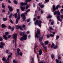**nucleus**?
Here are the masks:
<instances>
[{"instance_id":"f257e3e1","label":"nucleus","mask_w":63,"mask_h":63,"mask_svg":"<svg viewBox=\"0 0 63 63\" xmlns=\"http://www.w3.org/2000/svg\"><path fill=\"white\" fill-rule=\"evenodd\" d=\"M25 33V32H23V34L22 32H20V34L21 36H22V37H21L20 38V41H22L23 40H26L27 39V35L26 34H24Z\"/></svg>"},{"instance_id":"f03ea898","label":"nucleus","mask_w":63,"mask_h":63,"mask_svg":"<svg viewBox=\"0 0 63 63\" xmlns=\"http://www.w3.org/2000/svg\"><path fill=\"white\" fill-rule=\"evenodd\" d=\"M17 34L16 33H14L13 35V38L15 40H13V44L15 43V47L16 48V37H17Z\"/></svg>"},{"instance_id":"7ed1b4c3","label":"nucleus","mask_w":63,"mask_h":63,"mask_svg":"<svg viewBox=\"0 0 63 63\" xmlns=\"http://www.w3.org/2000/svg\"><path fill=\"white\" fill-rule=\"evenodd\" d=\"M41 24H42V21L40 20H38L37 19L36 21V22L34 23V24L35 25H38V26H39V27H41Z\"/></svg>"},{"instance_id":"20e7f679","label":"nucleus","mask_w":63,"mask_h":63,"mask_svg":"<svg viewBox=\"0 0 63 63\" xmlns=\"http://www.w3.org/2000/svg\"><path fill=\"white\" fill-rule=\"evenodd\" d=\"M30 11V10L28 9L26 11V13L22 14H21V17H22V19H23V21H24V20L26 18L25 17V15H26L28 12H29Z\"/></svg>"},{"instance_id":"39448f33","label":"nucleus","mask_w":63,"mask_h":63,"mask_svg":"<svg viewBox=\"0 0 63 63\" xmlns=\"http://www.w3.org/2000/svg\"><path fill=\"white\" fill-rule=\"evenodd\" d=\"M40 31L39 29H37V33L35 34V38L36 37L37 38V39L39 38V36L38 35H40Z\"/></svg>"},{"instance_id":"423d86ee","label":"nucleus","mask_w":63,"mask_h":63,"mask_svg":"<svg viewBox=\"0 0 63 63\" xmlns=\"http://www.w3.org/2000/svg\"><path fill=\"white\" fill-rule=\"evenodd\" d=\"M25 2L26 3H20V5H21L22 6H23L24 5V6H25L26 5H27V0H25Z\"/></svg>"},{"instance_id":"0eeeda50","label":"nucleus","mask_w":63,"mask_h":63,"mask_svg":"<svg viewBox=\"0 0 63 63\" xmlns=\"http://www.w3.org/2000/svg\"><path fill=\"white\" fill-rule=\"evenodd\" d=\"M20 15H19V14H18V16L17 17V19H16V24H17V23H18V20H19V19H20Z\"/></svg>"},{"instance_id":"6e6552de","label":"nucleus","mask_w":63,"mask_h":63,"mask_svg":"<svg viewBox=\"0 0 63 63\" xmlns=\"http://www.w3.org/2000/svg\"><path fill=\"white\" fill-rule=\"evenodd\" d=\"M41 44L42 46H43V48L45 50H47V47H45L44 46H45V45L44 44V43L43 42H41Z\"/></svg>"},{"instance_id":"1a4fd4ad","label":"nucleus","mask_w":63,"mask_h":63,"mask_svg":"<svg viewBox=\"0 0 63 63\" xmlns=\"http://www.w3.org/2000/svg\"><path fill=\"white\" fill-rule=\"evenodd\" d=\"M56 14L57 15H60V13L59 11H55V12L54 13V15H55Z\"/></svg>"},{"instance_id":"9d476101","label":"nucleus","mask_w":63,"mask_h":63,"mask_svg":"<svg viewBox=\"0 0 63 63\" xmlns=\"http://www.w3.org/2000/svg\"><path fill=\"white\" fill-rule=\"evenodd\" d=\"M15 27L16 28V29H20V30H23V29H22V28H21V27L20 26H15Z\"/></svg>"},{"instance_id":"9b49d317","label":"nucleus","mask_w":63,"mask_h":63,"mask_svg":"<svg viewBox=\"0 0 63 63\" xmlns=\"http://www.w3.org/2000/svg\"><path fill=\"white\" fill-rule=\"evenodd\" d=\"M8 7L10 12H12V11H13V8H12V7H10V6L9 5L8 6Z\"/></svg>"},{"instance_id":"f8f14e48","label":"nucleus","mask_w":63,"mask_h":63,"mask_svg":"<svg viewBox=\"0 0 63 63\" xmlns=\"http://www.w3.org/2000/svg\"><path fill=\"white\" fill-rule=\"evenodd\" d=\"M60 16H58L57 17V18L58 20H59V21H61L62 20V19H60Z\"/></svg>"},{"instance_id":"ddd939ff","label":"nucleus","mask_w":63,"mask_h":63,"mask_svg":"<svg viewBox=\"0 0 63 63\" xmlns=\"http://www.w3.org/2000/svg\"><path fill=\"white\" fill-rule=\"evenodd\" d=\"M44 37V35H43L41 37H40L39 38V40H40V42H41L42 41L43 38Z\"/></svg>"},{"instance_id":"4468645a","label":"nucleus","mask_w":63,"mask_h":63,"mask_svg":"<svg viewBox=\"0 0 63 63\" xmlns=\"http://www.w3.org/2000/svg\"><path fill=\"white\" fill-rule=\"evenodd\" d=\"M20 8H21V9L22 11H24V10H25V7H21V6L20 7Z\"/></svg>"},{"instance_id":"2eb2a0df","label":"nucleus","mask_w":63,"mask_h":63,"mask_svg":"<svg viewBox=\"0 0 63 63\" xmlns=\"http://www.w3.org/2000/svg\"><path fill=\"white\" fill-rule=\"evenodd\" d=\"M53 9V11L54 12L55 11V10H56V8H55V5H53L52 7Z\"/></svg>"},{"instance_id":"dca6fc26","label":"nucleus","mask_w":63,"mask_h":63,"mask_svg":"<svg viewBox=\"0 0 63 63\" xmlns=\"http://www.w3.org/2000/svg\"><path fill=\"white\" fill-rule=\"evenodd\" d=\"M18 55H20V56H22L23 53H22L21 52H20V53H18Z\"/></svg>"},{"instance_id":"f3484780","label":"nucleus","mask_w":63,"mask_h":63,"mask_svg":"<svg viewBox=\"0 0 63 63\" xmlns=\"http://www.w3.org/2000/svg\"><path fill=\"white\" fill-rule=\"evenodd\" d=\"M42 50L40 49L39 51V54L40 55H41V54H42Z\"/></svg>"},{"instance_id":"a211bd4d","label":"nucleus","mask_w":63,"mask_h":63,"mask_svg":"<svg viewBox=\"0 0 63 63\" xmlns=\"http://www.w3.org/2000/svg\"><path fill=\"white\" fill-rule=\"evenodd\" d=\"M38 47V45H35V46H34V52H35V49L36 47Z\"/></svg>"},{"instance_id":"6ab92c4d","label":"nucleus","mask_w":63,"mask_h":63,"mask_svg":"<svg viewBox=\"0 0 63 63\" xmlns=\"http://www.w3.org/2000/svg\"><path fill=\"white\" fill-rule=\"evenodd\" d=\"M13 16H15V18H16L17 16V14L16 13L13 15Z\"/></svg>"},{"instance_id":"aec40b11","label":"nucleus","mask_w":63,"mask_h":63,"mask_svg":"<svg viewBox=\"0 0 63 63\" xmlns=\"http://www.w3.org/2000/svg\"><path fill=\"white\" fill-rule=\"evenodd\" d=\"M3 37L5 39V40H7L8 39H7V36L6 35H3Z\"/></svg>"},{"instance_id":"412c9836","label":"nucleus","mask_w":63,"mask_h":63,"mask_svg":"<svg viewBox=\"0 0 63 63\" xmlns=\"http://www.w3.org/2000/svg\"><path fill=\"white\" fill-rule=\"evenodd\" d=\"M1 27L2 28H4L6 27V26L4 24H2Z\"/></svg>"},{"instance_id":"4be33fe9","label":"nucleus","mask_w":63,"mask_h":63,"mask_svg":"<svg viewBox=\"0 0 63 63\" xmlns=\"http://www.w3.org/2000/svg\"><path fill=\"white\" fill-rule=\"evenodd\" d=\"M48 41H46L45 42V44L46 45H48Z\"/></svg>"},{"instance_id":"5701e85b","label":"nucleus","mask_w":63,"mask_h":63,"mask_svg":"<svg viewBox=\"0 0 63 63\" xmlns=\"http://www.w3.org/2000/svg\"><path fill=\"white\" fill-rule=\"evenodd\" d=\"M17 11V13H18V14H19H19H20V13L18 12H19V9H17L16 10Z\"/></svg>"},{"instance_id":"b1692460","label":"nucleus","mask_w":63,"mask_h":63,"mask_svg":"<svg viewBox=\"0 0 63 63\" xmlns=\"http://www.w3.org/2000/svg\"><path fill=\"white\" fill-rule=\"evenodd\" d=\"M6 60V58L5 57H3L2 58V60L3 61H5Z\"/></svg>"},{"instance_id":"393cba45","label":"nucleus","mask_w":63,"mask_h":63,"mask_svg":"<svg viewBox=\"0 0 63 63\" xmlns=\"http://www.w3.org/2000/svg\"><path fill=\"white\" fill-rule=\"evenodd\" d=\"M51 17H52V16L49 15L48 16L47 18H51Z\"/></svg>"},{"instance_id":"a878e982","label":"nucleus","mask_w":63,"mask_h":63,"mask_svg":"<svg viewBox=\"0 0 63 63\" xmlns=\"http://www.w3.org/2000/svg\"><path fill=\"white\" fill-rule=\"evenodd\" d=\"M13 62L14 63H17V62L15 60H13Z\"/></svg>"},{"instance_id":"bb28decb","label":"nucleus","mask_w":63,"mask_h":63,"mask_svg":"<svg viewBox=\"0 0 63 63\" xmlns=\"http://www.w3.org/2000/svg\"><path fill=\"white\" fill-rule=\"evenodd\" d=\"M32 61L31 62V63H33L34 62V59L33 58H32Z\"/></svg>"},{"instance_id":"cd10ccee","label":"nucleus","mask_w":63,"mask_h":63,"mask_svg":"<svg viewBox=\"0 0 63 63\" xmlns=\"http://www.w3.org/2000/svg\"><path fill=\"white\" fill-rule=\"evenodd\" d=\"M0 44H1V45L2 46H4V43H3V42H1L0 43Z\"/></svg>"},{"instance_id":"c85d7f7f","label":"nucleus","mask_w":63,"mask_h":63,"mask_svg":"<svg viewBox=\"0 0 63 63\" xmlns=\"http://www.w3.org/2000/svg\"><path fill=\"white\" fill-rule=\"evenodd\" d=\"M58 47V46H55L54 47V49H56Z\"/></svg>"},{"instance_id":"c756f323","label":"nucleus","mask_w":63,"mask_h":63,"mask_svg":"<svg viewBox=\"0 0 63 63\" xmlns=\"http://www.w3.org/2000/svg\"><path fill=\"white\" fill-rule=\"evenodd\" d=\"M7 19H8L7 18H3V20L4 21H6V20H7Z\"/></svg>"},{"instance_id":"7c9ffc66","label":"nucleus","mask_w":63,"mask_h":63,"mask_svg":"<svg viewBox=\"0 0 63 63\" xmlns=\"http://www.w3.org/2000/svg\"><path fill=\"white\" fill-rule=\"evenodd\" d=\"M30 21V18H29V19H28V20H27V22H29Z\"/></svg>"},{"instance_id":"2f4dec72","label":"nucleus","mask_w":63,"mask_h":63,"mask_svg":"<svg viewBox=\"0 0 63 63\" xmlns=\"http://www.w3.org/2000/svg\"><path fill=\"white\" fill-rule=\"evenodd\" d=\"M20 50L19 49V48H18L17 49V52L18 53H19V52H18L19 51H20Z\"/></svg>"},{"instance_id":"473e14b6","label":"nucleus","mask_w":63,"mask_h":63,"mask_svg":"<svg viewBox=\"0 0 63 63\" xmlns=\"http://www.w3.org/2000/svg\"><path fill=\"white\" fill-rule=\"evenodd\" d=\"M12 16H13V14L11 13L10 14V16H9V18H11V17Z\"/></svg>"},{"instance_id":"72a5a7b5","label":"nucleus","mask_w":63,"mask_h":63,"mask_svg":"<svg viewBox=\"0 0 63 63\" xmlns=\"http://www.w3.org/2000/svg\"><path fill=\"white\" fill-rule=\"evenodd\" d=\"M54 46V44H52L51 47V48H52V47H53Z\"/></svg>"},{"instance_id":"f704fd0d","label":"nucleus","mask_w":63,"mask_h":63,"mask_svg":"<svg viewBox=\"0 0 63 63\" xmlns=\"http://www.w3.org/2000/svg\"><path fill=\"white\" fill-rule=\"evenodd\" d=\"M2 7L3 8V9H5V6L4 5V4H2Z\"/></svg>"},{"instance_id":"c9c22d12","label":"nucleus","mask_w":63,"mask_h":63,"mask_svg":"<svg viewBox=\"0 0 63 63\" xmlns=\"http://www.w3.org/2000/svg\"><path fill=\"white\" fill-rule=\"evenodd\" d=\"M44 7V5H41L40 6L41 8H43V7Z\"/></svg>"},{"instance_id":"e433bc0d","label":"nucleus","mask_w":63,"mask_h":63,"mask_svg":"<svg viewBox=\"0 0 63 63\" xmlns=\"http://www.w3.org/2000/svg\"><path fill=\"white\" fill-rule=\"evenodd\" d=\"M56 61L57 63H59V61L57 59H56Z\"/></svg>"},{"instance_id":"4c0bfd02","label":"nucleus","mask_w":63,"mask_h":63,"mask_svg":"<svg viewBox=\"0 0 63 63\" xmlns=\"http://www.w3.org/2000/svg\"><path fill=\"white\" fill-rule=\"evenodd\" d=\"M51 57L52 58V59H53V58L54 57V55L52 54L51 55Z\"/></svg>"},{"instance_id":"58836bf2","label":"nucleus","mask_w":63,"mask_h":63,"mask_svg":"<svg viewBox=\"0 0 63 63\" xmlns=\"http://www.w3.org/2000/svg\"><path fill=\"white\" fill-rule=\"evenodd\" d=\"M3 47V45H0V48H2Z\"/></svg>"},{"instance_id":"ea45409f","label":"nucleus","mask_w":63,"mask_h":63,"mask_svg":"<svg viewBox=\"0 0 63 63\" xmlns=\"http://www.w3.org/2000/svg\"><path fill=\"white\" fill-rule=\"evenodd\" d=\"M3 41V38L1 37H0V41L2 42Z\"/></svg>"},{"instance_id":"a19ab883","label":"nucleus","mask_w":63,"mask_h":63,"mask_svg":"<svg viewBox=\"0 0 63 63\" xmlns=\"http://www.w3.org/2000/svg\"><path fill=\"white\" fill-rule=\"evenodd\" d=\"M5 63H10V62H9V61H8V62H7V60H6L5 61Z\"/></svg>"},{"instance_id":"79ce46f5","label":"nucleus","mask_w":63,"mask_h":63,"mask_svg":"<svg viewBox=\"0 0 63 63\" xmlns=\"http://www.w3.org/2000/svg\"><path fill=\"white\" fill-rule=\"evenodd\" d=\"M29 7V6H28V5H27V6H26V9H28V8Z\"/></svg>"},{"instance_id":"37998d69","label":"nucleus","mask_w":63,"mask_h":63,"mask_svg":"<svg viewBox=\"0 0 63 63\" xmlns=\"http://www.w3.org/2000/svg\"><path fill=\"white\" fill-rule=\"evenodd\" d=\"M25 25H23V26H22V28H24L25 27Z\"/></svg>"},{"instance_id":"c03bdc74","label":"nucleus","mask_w":63,"mask_h":63,"mask_svg":"<svg viewBox=\"0 0 63 63\" xmlns=\"http://www.w3.org/2000/svg\"><path fill=\"white\" fill-rule=\"evenodd\" d=\"M14 2L16 4L17 3V2L16 1H14Z\"/></svg>"},{"instance_id":"a18cd8bd","label":"nucleus","mask_w":63,"mask_h":63,"mask_svg":"<svg viewBox=\"0 0 63 63\" xmlns=\"http://www.w3.org/2000/svg\"><path fill=\"white\" fill-rule=\"evenodd\" d=\"M9 34V32H5V34L7 35Z\"/></svg>"},{"instance_id":"49530a36","label":"nucleus","mask_w":63,"mask_h":63,"mask_svg":"<svg viewBox=\"0 0 63 63\" xmlns=\"http://www.w3.org/2000/svg\"><path fill=\"white\" fill-rule=\"evenodd\" d=\"M61 18H63V15H61Z\"/></svg>"},{"instance_id":"de8ad7c7","label":"nucleus","mask_w":63,"mask_h":63,"mask_svg":"<svg viewBox=\"0 0 63 63\" xmlns=\"http://www.w3.org/2000/svg\"><path fill=\"white\" fill-rule=\"evenodd\" d=\"M50 36H51V37H54V35L53 34H50Z\"/></svg>"},{"instance_id":"09e8293b","label":"nucleus","mask_w":63,"mask_h":63,"mask_svg":"<svg viewBox=\"0 0 63 63\" xmlns=\"http://www.w3.org/2000/svg\"><path fill=\"white\" fill-rule=\"evenodd\" d=\"M5 52H6V53H8V52H9V51H8V50H6Z\"/></svg>"},{"instance_id":"8fccbe9b","label":"nucleus","mask_w":63,"mask_h":63,"mask_svg":"<svg viewBox=\"0 0 63 63\" xmlns=\"http://www.w3.org/2000/svg\"><path fill=\"white\" fill-rule=\"evenodd\" d=\"M51 24L52 25H53L54 24V22H51Z\"/></svg>"},{"instance_id":"3c124183","label":"nucleus","mask_w":63,"mask_h":63,"mask_svg":"<svg viewBox=\"0 0 63 63\" xmlns=\"http://www.w3.org/2000/svg\"><path fill=\"white\" fill-rule=\"evenodd\" d=\"M11 56L12 55H10L8 56V57H9V58H10V57H11Z\"/></svg>"},{"instance_id":"603ef678","label":"nucleus","mask_w":63,"mask_h":63,"mask_svg":"<svg viewBox=\"0 0 63 63\" xmlns=\"http://www.w3.org/2000/svg\"><path fill=\"white\" fill-rule=\"evenodd\" d=\"M47 38H49V37H50V36H49V35H47Z\"/></svg>"},{"instance_id":"864d4df0","label":"nucleus","mask_w":63,"mask_h":63,"mask_svg":"<svg viewBox=\"0 0 63 63\" xmlns=\"http://www.w3.org/2000/svg\"><path fill=\"white\" fill-rule=\"evenodd\" d=\"M11 36L10 35H9L7 37L8 38H11Z\"/></svg>"},{"instance_id":"5fc2aeb1","label":"nucleus","mask_w":63,"mask_h":63,"mask_svg":"<svg viewBox=\"0 0 63 63\" xmlns=\"http://www.w3.org/2000/svg\"><path fill=\"white\" fill-rule=\"evenodd\" d=\"M37 57L38 59H39V55H38V53H37Z\"/></svg>"},{"instance_id":"6e6d98bb","label":"nucleus","mask_w":63,"mask_h":63,"mask_svg":"<svg viewBox=\"0 0 63 63\" xmlns=\"http://www.w3.org/2000/svg\"><path fill=\"white\" fill-rule=\"evenodd\" d=\"M46 2H49V0H45Z\"/></svg>"},{"instance_id":"4d7b16f0","label":"nucleus","mask_w":63,"mask_h":63,"mask_svg":"<svg viewBox=\"0 0 63 63\" xmlns=\"http://www.w3.org/2000/svg\"><path fill=\"white\" fill-rule=\"evenodd\" d=\"M9 21L11 22V23H13V21H12V20H10Z\"/></svg>"},{"instance_id":"13d9d810","label":"nucleus","mask_w":63,"mask_h":63,"mask_svg":"<svg viewBox=\"0 0 63 63\" xmlns=\"http://www.w3.org/2000/svg\"><path fill=\"white\" fill-rule=\"evenodd\" d=\"M58 6H59L58 5H57V7H56V9L57 10V9H58V8H59Z\"/></svg>"},{"instance_id":"bf43d9fd","label":"nucleus","mask_w":63,"mask_h":63,"mask_svg":"<svg viewBox=\"0 0 63 63\" xmlns=\"http://www.w3.org/2000/svg\"><path fill=\"white\" fill-rule=\"evenodd\" d=\"M52 29V27H49V30H50Z\"/></svg>"},{"instance_id":"052dcab7","label":"nucleus","mask_w":63,"mask_h":63,"mask_svg":"<svg viewBox=\"0 0 63 63\" xmlns=\"http://www.w3.org/2000/svg\"><path fill=\"white\" fill-rule=\"evenodd\" d=\"M59 36H56V39H58V38H59Z\"/></svg>"},{"instance_id":"680f3d73","label":"nucleus","mask_w":63,"mask_h":63,"mask_svg":"<svg viewBox=\"0 0 63 63\" xmlns=\"http://www.w3.org/2000/svg\"><path fill=\"white\" fill-rule=\"evenodd\" d=\"M43 12H43V11H42V10H41V14H43Z\"/></svg>"},{"instance_id":"e2e57ef3","label":"nucleus","mask_w":63,"mask_h":63,"mask_svg":"<svg viewBox=\"0 0 63 63\" xmlns=\"http://www.w3.org/2000/svg\"><path fill=\"white\" fill-rule=\"evenodd\" d=\"M2 13H5V10H2Z\"/></svg>"},{"instance_id":"0e129e2a","label":"nucleus","mask_w":63,"mask_h":63,"mask_svg":"<svg viewBox=\"0 0 63 63\" xmlns=\"http://www.w3.org/2000/svg\"><path fill=\"white\" fill-rule=\"evenodd\" d=\"M8 2L9 3H11V1L9 0H8Z\"/></svg>"},{"instance_id":"69168bd1","label":"nucleus","mask_w":63,"mask_h":63,"mask_svg":"<svg viewBox=\"0 0 63 63\" xmlns=\"http://www.w3.org/2000/svg\"><path fill=\"white\" fill-rule=\"evenodd\" d=\"M9 60H10V58H9V57H8V58H7V60L8 61H9Z\"/></svg>"},{"instance_id":"338daca9","label":"nucleus","mask_w":63,"mask_h":63,"mask_svg":"<svg viewBox=\"0 0 63 63\" xmlns=\"http://www.w3.org/2000/svg\"><path fill=\"white\" fill-rule=\"evenodd\" d=\"M8 28H9V29H11V28H12L11 27V26H8Z\"/></svg>"},{"instance_id":"774afa93","label":"nucleus","mask_w":63,"mask_h":63,"mask_svg":"<svg viewBox=\"0 0 63 63\" xmlns=\"http://www.w3.org/2000/svg\"><path fill=\"white\" fill-rule=\"evenodd\" d=\"M39 63H45V62H39Z\"/></svg>"}]
</instances>
